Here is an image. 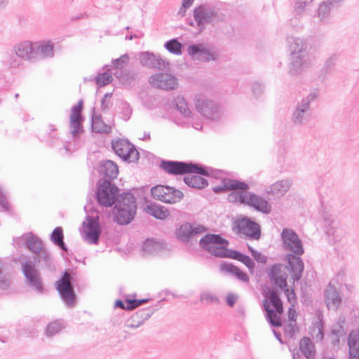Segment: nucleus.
<instances>
[{
	"label": "nucleus",
	"instance_id": "nucleus-54",
	"mask_svg": "<svg viewBox=\"0 0 359 359\" xmlns=\"http://www.w3.org/2000/svg\"><path fill=\"white\" fill-rule=\"evenodd\" d=\"M0 207L5 211H8L10 208L6 192L1 187H0Z\"/></svg>",
	"mask_w": 359,
	"mask_h": 359
},
{
	"label": "nucleus",
	"instance_id": "nucleus-44",
	"mask_svg": "<svg viewBox=\"0 0 359 359\" xmlns=\"http://www.w3.org/2000/svg\"><path fill=\"white\" fill-rule=\"evenodd\" d=\"M105 68L107 69L106 72H98L95 77H90L89 80L93 81L95 79L96 84L100 87H104L109 84L112 81V76L111 74L108 73V71L110 70V69L108 68L107 65L104 67V69Z\"/></svg>",
	"mask_w": 359,
	"mask_h": 359
},
{
	"label": "nucleus",
	"instance_id": "nucleus-8",
	"mask_svg": "<svg viewBox=\"0 0 359 359\" xmlns=\"http://www.w3.org/2000/svg\"><path fill=\"white\" fill-rule=\"evenodd\" d=\"M232 229L236 233L244 235L251 240H258L261 236L260 226L248 217L236 219L232 224Z\"/></svg>",
	"mask_w": 359,
	"mask_h": 359
},
{
	"label": "nucleus",
	"instance_id": "nucleus-33",
	"mask_svg": "<svg viewBox=\"0 0 359 359\" xmlns=\"http://www.w3.org/2000/svg\"><path fill=\"white\" fill-rule=\"evenodd\" d=\"M35 262L41 264L42 268H45L49 271L55 269V264L50 252L45 248L34 257Z\"/></svg>",
	"mask_w": 359,
	"mask_h": 359
},
{
	"label": "nucleus",
	"instance_id": "nucleus-6",
	"mask_svg": "<svg viewBox=\"0 0 359 359\" xmlns=\"http://www.w3.org/2000/svg\"><path fill=\"white\" fill-rule=\"evenodd\" d=\"M228 241L219 234L208 233L199 241L201 248L216 257H227Z\"/></svg>",
	"mask_w": 359,
	"mask_h": 359
},
{
	"label": "nucleus",
	"instance_id": "nucleus-36",
	"mask_svg": "<svg viewBox=\"0 0 359 359\" xmlns=\"http://www.w3.org/2000/svg\"><path fill=\"white\" fill-rule=\"evenodd\" d=\"M222 271L228 272L235 276L239 280L243 283H248L250 279L248 274L241 271L236 266L231 263H222L220 264Z\"/></svg>",
	"mask_w": 359,
	"mask_h": 359
},
{
	"label": "nucleus",
	"instance_id": "nucleus-51",
	"mask_svg": "<svg viewBox=\"0 0 359 359\" xmlns=\"http://www.w3.org/2000/svg\"><path fill=\"white\" fill-rule=\"evenodd\" d=\"M50 239L54 244H59L60 242H62L64 240L62 228L60 226L55 228L50 234Z\"/></svg>",
	"mask_w": 359,
	"mask_h": 359
},
{
	"label": "nucleus",
	"instance_id": "nucleus-18",
	"mask_svg": "<svg viewBox=\"0 0 359 359\" xmlns=\"http://www.w3.org/2000/svg\"><path fill=\"white\" fill-rule=\"evenodd\" d=\"M83 109V101L81 100L77 104L72 107L71 109L69 128L73 137H79L80 134L84 132L83 128V117L81 112Z\"/></svg>",
	"mask_w": 359,
	"mask_h": 359
},
{
	"label": "nucleus",
	"instance_id": "nucleus-60",
	"mask_svg": "<svg viewBox=\"0 0 359 359\" xmlns=\"http://www.w3.org/2000/svg\"><path fill=\"white\" fill-rule=\"evenodd\" d=\"M240 262L243 263L249 269V270H254L255 262L249 256L243 255Z\"/></svg>",
	"mask_w": 359,
	"mask_h": 359
},
{
	"label": "nucleus",
	"instance_id": "nucleus-23",
	"mask_svg": "<svg viewBox=\"0 0 359 359\" xmlns=\"http://www.w3.org/2000/svg\"><path fill=\"white\" fill-rule=\"evenodd\" d=\"M245 205L266 215L269 214L272 210L271 205L266 198L250 191L248 193Z\"/></svg>",
	"mask_w": 359,
	"mask_h": 359
},
{
	"label": "nucleus",
	"instance_id": "nucleus-26",
	"mask_svg": "<svg viewBox=\"0 0 359 359\" xmlns=\"http://www.w3.org/2000/svg\"><path fill=\"white\" fill-rule=\"evenodd\" d=\"M154 313L153 309L148 307L140 309L126 321V326L129 328H137Z\"/></svg>",
	"mask_w": 359,
	"mask_h": 359
},
{
	"label": "nucleus",
	"instance_id": "nucleus-11",
	"mask_svg": "<svg viewBox=\"0 0 359 359\" xmlns=\"http://www.w3.org/2000/svg\"><path fill=\"white\" fill-rule=\"evenodd\" d=\"M154 198L165 203H175L180 202L184 197L183 193L173 187L157 185L151 189Z\"/></svg>",
	"mask_w": 359,
	"mask_h": 359
},
{
	"label": "nucleus",
	"instance_id": "nucleus-28",
	"mask_svg": "<svg viewBox=\"0 0 359 359\" xmlns=\"http://www.w3.org/2000/svg\"><path fill=\"white\" fill-rule=\"evenodd\" d=\"M309 55H291L289 67V74L297 75L307 66Z\"/></svg>",
	"mask_w": 359,
	"mask_h": 359
},
{
	"label": "nucleus",
	"instance_id": "nucleus-34",
	"mask_svg": "<svg viewBox=\"0 0 359 359\" xmlns=\"http://www.w3.org/2000/svg\"><path fill=\"white\" fill-rule=\"evenodd\" d=\"M348 358L359 359V334L351 331L348 337Z\"/></svg>",
	"mask_w": 359,
	"mask_h": 359
},
{
	"label": "nucleus",
	"instance_id": "nucleus-7",
	"mask_svg": "<svg viewBox=\"0 0 359 359\" xmlns=\"http://www.w3.org/2000/svg\"><path fill=\"white\" fill-rule=\"evenodd\" d=\"M22 273L29 287L38 294L44 293V287L40 272L35 267V264L30 259H25L21 262Z\"/></svg>",
	"mask_w": 359,
	"mask_h": 359
},
{
	"label": "nucleus",
	"instance_id": "nucleus-12",
	"mask_svg": "<svg viewBox=\"0 0 359 359\" xmlns=\"http://www.w3.org/2000/svg\"><path fill=\"white\" fill-rule=\"evenodd\" d=\"M207 230V228L202 224L186 222L177 229L176 235L177 238L184 243L192 244L197 236L203 234Z\"/></svg>",
	"mask_w": 359,
	"mask_h": 359
},
{
	"label": "nucleus",
	"instance_id": "nucleus-20",
	"mask_svg": "<svg viewBox=\"0 0 359 359\" xmlns=\"http://www.w3.org/2000/svg\"><path fill=\"white\" fill-rule=\"evenodd\" d=\"M149 83L156 88L165 90H174L177 86V78L168 73H158L151 76Z\"/></svg>",
	"mask_w": 359,
	"mask_h": 359
},
{
	"label": "nucleus",
	"instance_id": "nucleus-14",
	"mask_svg": "<svg viewBox=\"0 0 359 359\" xmlns=\"http://www.w3.org/2000/svg\"><path fill=\"white\" fill-rule=\"evenodd\" d=\"M281 239L285 250L297 256L304 254L302 242L294 230L287 228L283 229L281 233Z\"/></svg>",
	"mask_w": 359,
	"mask_h": 359
},
{
	"label": "nucleus",
	"instance_id": "nucleus-59",
	"mask_svg": "<svg viewBox=\"0 0 359 359\" xmlns=\"http://www.w3.org/2000/svg\"><path fill=\"white\" fill-rule=\"evenodd\" d=\"M309 4V3L306 1L297 0L294 4V12L297 14H300Z\"/></svg>",
	"mask_w": 359,
	"mask_h": 359
},
{
	"label": "nucleus",
	"instance_id": "nucleus-55",
	"mask_svg": "<svg viewBox=\"0 0 359 359\" xmlns=\"http://www.w3.org/2000/svg\"><path fill=\"white\" fill-rule=\"evenodd\" d=\"M201 301H206L208 303H219V299L210 292H203L201 295Z\"/></svg>",
	"mask_w": 359,
	"mask_h": 359
},
{
	"label": "nucleus",
	"instance_id": "nucleus-50",
	"mask_svg": "<svg viewBox=\"0 0 359 359\" xmlns=\"http://www.w3.org/2000/svg\"><path fill=\"white\" fill-rule=\"evenodd\" d=\"M130 60L129 55L126 53L122 55L120 57L112 60L113 67L116 71H123V67L128 64Z\"/></svg>",
	"mask_w": 359,
	"mask_h": 359
},
{
	"label": "nucleus",
	"instance_id": "nucleus-13",
	"mask_svg": "<svg viewBox=\"0 0 359 359\" xmlns=\"http://www.w3.org/2000/svg\"><path fill=\"white\" fill-rule=\"evenodd\" d=\"M111 147L114 152L125 161L132 163L139 159V152L127 140L119 139L112 141Z\"/></svg>",
	"mask_w": 359,
	"mask_h": 359
},
{
	"label": "nucleus",
	"instance_id": "nucleus-30",
	"mask_svg": "<svg viewBox=\"0 0 359 359\" xmlns=\"http://www.w3.org/2000/svg\"><path fill=\"white\" fill-rule=\"evenodd\" d=\"M22 239L24 241L27 248L34 255L46 248L42 240L32 232L22 235Z\"/></svg>",
	"mask_w": 359,
	"mask_h": 359
},
{
	"label": "nucleus",
	"instance_id": "nucleus-45",
	"mask_svg": "<svg viewBox=\"0 0 359 359\" xmlns=\"http://www.w3.org/2000/svg\"><path fill=\"white\" fill-rule=\"evenodd\" d=\"M175 104L176 106V109L184 117H189L191 114L188 107V103L183 96L177 95L175 99Z\"/></svg>",
	"mask_w": 359,
	"mask_h": 359
},
{
	"label": "nucleus",
	"instance_id": "nucleus-3",
	"mask_svg": "<svg viewBox=\"0 0 359 359\" xmlns=\"http://www.w3.org/2000/svg\"><path fill=\"white\" fill-rule=\"evenodd\" d=\"M249 189V185L245 182L229 178H223L220 186H215L212 188L215 194L226 191H233L228 195V201L231 203H239L244 205Z\"/></svg>",
	"mask_w": 359,
	"mask_h": 359
},
{
	"label": "nucleus",
	"instance_id": "nucleus-58",
	"mask_svg": "<svg viewBox=\"0 0 359 359\" xmlns=\"http://www.w3.org/2000/svg\"><path fill=\"white\" fill-rule=\"evenodd\" d=\"M271 281L273 282L275 285L278 286L282 290H285L287 287L286 278L283 276L276 277L275 279H273Z\"/></svg>",
	"mask_w": 359,
	"mask_h": 359
},
{
	"label": "nucleus",
	"instance_id": "nucleus-57",
	"mask_svg": "<svg viewBox=\"0 0 359 359\" xmlns=\"http://www.w3.org/2000/svg\"><path fill=\"white\" fill-rule=\"evenodd\" d=\"M285 294L287 296V301L291 304L292 306H294V304L297 302V297L293 289L290 290L287 287L284 290Z\"/></svg>",
	"mask_w": 359,
	"mask_h": 359
},
{
	"label": "nucleus",
	"instance_id": "nucleus-27",
	"mask_svg": "<svg viewBox=\"0 0 359 359\" xmlns=\"http://www.w3.org/2000/svg\"><path fill=\"white\" fill-rule=\"evenodd\" d=\"M34 43L24 41L13 46L14 51L22 60H36Z\"/></svg>",
	"mask_w": 359,
	"mask_h": 359
},
{
	"label": "nucleus",
	"instance_id": "nucleus-35",
	"mask_svg": "<svg viewBox=\"0 0 359 359\" xmlns=\"http://www.w3.org/2000/svg\"><path fill=\"white\" fill-rule=\"evenodd\" d=\"M290 186L291 183L289 180H282L273 184L266 191V193L269 195L280 197L287 193Z\"/></svg>",
	"mask_w": 359,
	"mask_h": 359
},
{
	"label": "nucleus",
	"instance_id": "nucleus-25",
	"mask_svg": "<svg viewBox=\"0 0 359 359\" xmlns=\"http://www.w3.org/2000/svg\"><path fill=\"white\" fill-rule=\"evenodd\" d=\"M99 174L101 176L100 180H111L116 178L118 170L117 165L110 160H104L100 163Z\"/></svg>",
	"mask_w": 359,
	"mask_h": 359
},
{
	"label": "nucleus",
	"instance_id": "nucleus-19",
	"mask_svg": "<svg viewBox=\"0 0 359 359\" xmlns=\"http://www.w3.org/2000/svg\"><path fill=\"white\" fill-rule=\"evenodd\" d=\"M187 53L194 60L203 62L216 60L219 56L217 53L201 43L189 46L187 48Z\"/></svg>",
	"mask_w": 359,
	"mask_h": 359
},
{
	"label": "nucleus",
	"instance_id": "nucleus-56",
	"mask_svg": "<svg viewBox=\"0 0 359 359\" xmlns=\"http://www.w3.org/2000/svg\"><path fill=\"white\" fill-rule=\"evenodd\" d=\"M194 0H183L182 6L178 11V15L183 17L186 14L187 9L189 8L194 4Z\"/></svg>",
	"mask_w": 359,
	"mask_h": 359
},
{
	"label": "nucleus",
	"instance_id": "nucleus-1",
	"mask_svg": "<svg viewBox=\"0 0 359 359\" xmlns=\"http://www.w3.org/2000/svg\"><path fill=\"white\" fill-rule=\"evenodd\" d=\"M160 168L165 172L172 175H182L195 173L200 175L219 178V170L203 166L191 162L162 160Z\"/></svg>",
	"mask_w": 359,
	"mask_h": 359
},
{
	"label": "nucleus",
	"instance_id": "nucleus-48",
	"mask_svg": "<svg viewBox=\"0 0 359 359\" xmlns=\"http://www.w3.org/2000/svg\"><path fill=\"white\" fill-rule=\"evenodd\" d=\"M114 76L118 78L119 80L126 82L130 83L132 81H134L137 77V73L133 72L128 71H116L114 72Z\"/></svg>",
	"mask_w": 359,
	"mask_h": 359
},
{
	"label": "nucleus",
	"instance_id": "nucleus-9",
	"mask_svg": "<svg viewBox=\"0 0 359 359\" xmlns=\"http://www.w3.org/2000/svg\"><path fill=\"white\" fill-rule=\"evenodd\" d=\"M118 191V187L109 180H99L95 194L97 203L104 207H111L116 203Z\"/></svg>",
	"mask_w": 359,
	"mask_h": 359
},
{
	"label": "nucleus",
	"instance_id": "nucleus-10",
	"mask_svg": "<svg viewBox=\"0 0 359 359\" xmlns=\"http://www.w3.org/2000/svg\"><path fill=\"white\" fill-rule=\"evenodd\" d=\"M72 275L65 271L62 278L56 283L57 290L62 299L69 307L74 306L76 300V295L72 285Z\"/></svg>",
	"mask_w": 359,
	"mask_h": 359
},
{
	"label": "nucleus",
	"instance_id": "nucleus-38",
	"mask_svg": "<svg viewBox=\"0 0 359 359\" xmlns=\"http://www.w3.org/2000/svg\"><path fill=\"white\" fill-rule=\"evenodd\" d=\"M147 212L150 215L158 219H164L169 216L168 210L161 205L150 203L147 205Z\"/></svg>",
	"mask_w": 359,
	"mask_h": 359
},
{
	"label": "nucleus",
	"instance_id": "nucleus-5",
	"mask_svg": "<svg viewBox=\"0 0 359 359\" xmlns=\"http://www.w3.org/2000/svg\"><path fill=\"white\" fill-rule=\"evenodd\" d=\"M318 95V90L313 89L297 102L291 115V121L294 126H301L309 121L311 116V104L316 100Z\"/></svg>",
	"mask_w": 359,
	"mask_h": 359
},
{
	"label": "nucleus",
	"instance_id": "nucleus-40",
	"mask_svg": "<svg viewBox=\"0 0 359 359\" xmlns=\"http://www.w3.org/2000/svg\"><path fill=\"white\" fill-rule=\"evenodd\" d=\"M163 243L154 239H147L142 245V250L146 255H153L163 249Z\"/></svg>",
	"mask_w": 359,
	"mask_h": 359
},
{
	"label": "nucleus",
	"instance_id": "nucleus-37",
	"mask_svg": "<svg viewBox=\"0 0 359 359\" xmlns=\"http://www.w3.org/2000/svg\"><path fill=\"white\" fill-rule=\"evenodd\" d=\"M301 353L307 359H313L315 357V347L310 338L304 337L299 341Z\"/></svg>",
	"mask_w": 359,
	"mask_h": 359
},
{
	"label": "nucleus",
	"instance_id": "nucleus-15",
	"mask_svg": "<svg viewBox=\"0 0 359 359\" xmlns=\"http://www.w3.org/2000/svg\"><path fill=\"white\" fill-rule=\"evenodd\" d=\"M196 107L198 112L208 119L218 121L221 117L219 107L212 100L198 96L196 98Z\"/></svg>",
	"mask_w": 359,
	"mask_h": 359
},
{
	"label": "nucleus",
	"instance_id": "nucleus-63",
	"mask_svg": "<svg viewBox=\"0 0 359 359\" xmlns=\"http://www.w3.org/2000/svg\"><path fill=\"white\" fill-rule=\"evenodd\" d=\"M252 256L259 263L265 264L267 262L266 257L257 250L252 252Z\"/></svg>",
	"mask_w": 359,
	"mask_h": 359
},
{
	"label": "nucleus",
	"instance_id": "nucleus-22",
	"mask_svg": "<svg viewBox=\"0 0 359 359\" xmlns=\"http://www.w3.org/2000/svg\"><path fill=\"white\" fill-rule=\"evenodd\" d=\"M138 60L142 66L151 69H163L169 65L159 55H155L148 51L140 52L138 54Z\"/></svg>",
	"mask_w": 359,
	"mask_h": 359
},
{
	"label": "nucleus",
	"instance_id": "nucleus-16",
	"mask_svg": "<svg viewBox=\"0 0 359 359\" xmlns=\"http://www.w3.org/2000/svg\"><path fill=\"white\" fill-rule=\"evenodd\" d=\"M194 20L200 31L205 29L206 24L214 23L217 17V13L205 4L196 7L193 11Z\"/></svg>",
	"mask_w": 359,
	"mask_h": 359
},
{
	"label": "nucleus",
	"instance_id": "nucleus-29",
	"mask_svg": "<svg viewBox=\"0 0 359 359\" xmlns=\"http://www.w3.org/2000/svg\"><path fill=\"white\" fill-rule=\"evenodd\" d=\"M325 301L329 309L336 311L341 304V299L336 288L330 283L325 290Z\"/></svg>",
	"mask_w": 359,
	"mask_h": 359
},
{
	"label": "nucleus",
	"instance_id": "nucleus-43",
	"mask_svg": "<svg viewBox=\"0 0 359 359\" xmlns=\"http://www.w3.org/2000/svg\"><path fill=\"white\" fill-rule=\"evenodd\" d=\"M290 48L291 55H309L306 44L304 40L295 38L290 42Z\"/></svg>",
	"mask_w": 359,
	"mask_h": 359
},
{
	"label": "nucleus",
	"instance_id": "nucleus-64",
	"mask_svg": "<svg viewBox=\"0 0 359 359\" xmlns=\"http://www.w3.org/2000/svg\"><path fill=\"white\" fill-rule=\"evenodd\" d=\"M238 299V297L236 294L229 293L226 298L227 305L230 307H233Z\"/></svg>",
	"mask_w": 359,
	"mask_h": 359
},
{
	"label": "nucleus",
	"instance_id": "nucleus-39",
	"mask_svg": "<svg viewBox=\"0 0 359 359\" xmlns=\"http://www.w3.org/2000/svg\"><path fill=\"white\" fill-rule=\"evenodd\" d=\"M337 8V6H332L327 1H323L319 4L317 15L321 21H327L330 19L332 13Z\"/></svg>",
	"mask_w": 359,
	"mask_h": 359
},
{
	"label": "nucleus",
	"instance_id": "nucleus-2",
	"mask_svg": "<svg viewBox=\"0 0 359 359\" xmlns=\"http://www.w3.org/2000/svg\"><path fill=\"white\" fill-rule=\"evenodd\" d=\"M115 204L116 222L121 225L130 223L137 211L136 200L130 192H124L118 195Z\"/></svg>",
	"mask_w": 359,
	"mask_h": 359
},
{
	"label": "nucleus",
	"instance_id": "nucleus-4",
	"mask_svg": "<svg viewBox=\"0 0 359 359\" xmlns=\"http://www.w3.org/2000/svg\"><path fill=\"white\" fill-rule=\"evenodd\" d=\"M264 302V309L266 311V318L272 327H281L280 316L283 313V306L278 293L273 290H269Z\"/></svg>",
	"mask_w": 359,
	"mask_h": 359
},
{
	"label": "nucleus",
	"instance_id": "nucleus-49",
	"mask_svg": "<svg viewBox=\"0 0 359 359\" xmlns=\"http://www.w3.org/2000/svg\"><path fill=\"white\" fill-rule=\"evenodd\" d=\"M62 328H64L63 324L58 320H55L47 325L46 334L48 337H53L60 332Z\"/></svg>",
	"mask_w": 359,
	"mask_h": 359
},
{
	"label": "nucleus",
	"instance_id": "nucleus-46",
	"mask_svg": "<svg viewBox=\"0 0 359 359\" xmlns=\"http://www.w3.org/2000/svg\"><path fill=\"white\" fill-rule=\"evenodd\" d=\"M345 334L344 327L341 324L334 325L331 331L332 341L334 345L339 344L340 337Z\"/></svg>",
	"mask_w": 359,
	"mask_h": 359
},
{
	"label": "nucleus",
	"instance_id": "nucleus-61",
	"mask_svg": "<svg viewBox=\"0 0 359 359\" xmlns=\"http://www.w3.org/2000/svg\"><path fill=\"white\" fill-rule=\"evenodd\" d=\"M264 91V86L258 83L255 82L252 84V92L255 97L259 96Z\"/></svg>",
	"mask_w": 359,
	"mask_h": 359
},
{
	"label": "nucleus",
	"instance_id": "nucleus-62",
	"mask_svg": "<svg viewBox=\"0 0 359 359\" xmlns=\"http://www.w3.org/2000/svg\"><path fill=\"white\" fill-rule=\"evenodd\" d=\"M121 113L123 114V118L125 121H128L130 118L132 114V109L128 104L124 103L123 104Z\"/></svg>",
	"mask_w": 359,
	"mask_h": 359
},
{
	"label": "nucleus",
	"instance_id": "nucleus-53",
	"mask_svg": "<svg viewBox=\"0 0 359 359\" xmlns=\"http://www.w3.org/2000/svg\"><path fill=\"white\" fill-rule=\"evenodd\" d=\"M336 60L337 56L335 55H332L326 60L323 67L325 73H330L333 70Z\"/></svg>",
	"mask_w": 359,
	"mask_h": 359
},
{
	"label": "nucleus",
	"instance_id": "nucleus-42",
	"mask_svg": "<svg viewBox=\"0 0 359 359\" xmlns=\"http://www.w3.org/2000/svg\"><path fill=\"white\" fill-rule=\"evenodd\" d=\"M92 130L97 133H109L111 128L102 121L100 116L93 115L92 116Z\"/></svg>",
	"mask_w": 359,
	"mask_h": 359
},
{
	"label": "nucleus",
	"instance_id": "nucleus-17",
	"mask_svg": "<svg viewBox=\"0 0 359 359\" xmlns=\"http://www.w3.org/2000/svg\"><path fill=\"white\" fill-rule=\"evenodd\" d=\"M86 219L87 222H83V226L86 228V229L84 230V239L88 241L90 244L97 245L99 243L101 233L100 217L98 215L95 217L86 215Z\"/></svg>",
	"mask_w": 359,
	"mask_h": 359
},
{
	"label": "nucleus",
	"instance_id": "nucleus-52",
	"mask_svg": "<svg viewBox=\"0 0 359 359\" xmlns=\"http://www.w3.org/2000/svg\"><path fill=\"white\" fill-rule=\"evenodd\" d=\"M282 265L279 264H273L271 266L268 273L271 280L282 276Z\"/></svg>",
	"mask_w": 359,
	"mask_h": 359
},
{
	"label": "nucleus",
	"instance_id": "nucleus-41",
	"mask_svg": "<svg viewBox=\"0 0 359 359\" xmlns=\"http://www.w3.org/2000/svg\"><path fill=\"white\" fill-rule=\"evenodd\" d=\"M184 181L189 187L203 189L208 186V181L200 175H187L184 177Z\"/></svg>",
	"mask_w": 359,
	"mask_h": 359
},
{
	"label": "nucleus",
	"instance_id": "nucleus-47",
	"mask_svg": "<svg viewBox=\"0 0 359 359\" xmlns=\"http://www.w3.org/2000/svg\"><path fill=\"white\" fill-rule=\"evenodd\" d=\"M164 47L171 53L181 55L182 45L177 39H173L165 43Z\"/></svg>",
	"mask_w": 359,
	"mask_h": 359
},
{
	"label": "nucleus",
	"instance_id": "nucleus-24",
	"mask_svg": "<svg viewBox=\"0 0 359 359\" xmlns=\"http://www.w3.org/2000/svg\"><path fill=\"white\" fill-rule=\"evenodd\" d=\"M288 265L290 268L291 277L294 281H299L304 269L303 260L296 255L289 254L286 256Z\"/></svg>",
	"mask_w": 359,
	"mask_h": 359
},
{
	"label": "nucleus",
	"instance_id": "nucleus-31",
	"mask_svg": "<svg viewBox=\"0 0 359 359\" xmlns=\"http://www.w3.org/2000/svg\"><path fill=\"white\" fill-rule=\"evenodd\" d=\"M34 47L36 60L52 57L54 55L53 44L50 41L35 42Z\"/></svg>",
	"mask_w": 359,
	"mask_h": 359
},
{
	"label": "nucleus",
	"instance_id": "nucleus-21",
	"mask_svg": "<svg viewBox=\"0 0 359 359\" xmlns=\"http://www.w3.org/2000/svg\"><path fill=\"white\" fill-rule=\"evenodd\" d=\"M324 224L326 234L331 237L334 242L341 240L345 234V230L339 220L334 219L331 215H325Z\"/></svg>",
	"mask_w": 359,
	"mask_h": 359
},
{
	"label": "nucleus",
	"instance_id": "nucleus-32",
	"mask_svg": "<svg viewBox=\"0 0 359 359\" xmlns=\"http://www.w3.org/2000/svg\"><path fill=\"white\" fill-rule=\"evenodd\" d=\"M1 62L4 66L9 69H15L23 65V60L17 55L13 48L3 54Z\"/></svg>",
	"mask_w": 359,
	"mask_h": 359
}]
</instances>
